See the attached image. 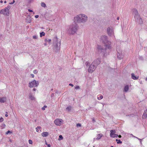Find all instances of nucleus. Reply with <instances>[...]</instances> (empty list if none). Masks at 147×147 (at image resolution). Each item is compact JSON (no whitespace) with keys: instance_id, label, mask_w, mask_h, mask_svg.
<instances>
[{"instance_id":"nucleus-1","label":"nucleus","mask_w":147,"mask_h":147,"mask_svg":"<svg viewBox=\"0 0 147 147\" xmlns=\"http://www.w3.org/2000/svg\"><path fill=\"white\" fill-rule=\"evenodd\" d=\"M74 19L76 23H84L87 20V17L85 15L80 14L74 17Z\"/></svg>"},{"instance_id":"nucleus-2","label":"nucleus","mask_w":147,"mask_h":147,"mask_svg":"<svg viewBox=\"0 0 147 147\" xmlns=\"http://www.w3.org/2000/svg\"><path fill=\"white\" fill-rule=\"evenodd\" d=\"M78 28V25L74 22L73 24L69 26L67 30L68 34L72 35L74 34L76 32Z\"/></svg>"},{"instance_id":"nucleus-3","label":"nucleus","mask_w":147,"mask_h":147,"mask_svg":"<svg viewBox=\"0 0 147 147\" xmlns=\"http://www.w3.org/2000/svg\"><path fill=\"white\" fill-rule=\"evenodd\" d=\"M54 47L53 49L55 53L59 52L60 50L61 43L60 41L58 40V38L57 37H55L53 39Z\"/></svg>"},{"instance_id":"nucleus-4","label":"nucleus","mask_w":147,"mask_h":147,"mask_svg":"<svg viewBox=\"0 0 147 147\" xmlns=\"http://www.w3.org/2000/svg\"><path fill=\"white\" fill-rule=\"evenodd\" d=\"M101 39L104 43L105 46L108 48V49H111V42L108 41L107 37L106 36H102L101 37Z\"/></svg>"},{"instance_id":"nucleus-5","label":"nucleus","mask_w":147,"mask_h":147,"mask_svg":"<svg viewBox=\"0 0 147 147\" xmlns=\"http://www.w3.org/2000/svg\"><path fill=\"white\" fill-rule=\"evenodd\" d=\"M29 87L30 88L36 87L38 85L39 82L38 81H36L35 80H34L31 82H29Z\"/></svg>"},{"instance_id":"nucleus-6","label":"nucleus","mask_w":147,"mask_h":147,"mask_svg":"<svg viewBox=\"0 0 147 147\" xmlns=\"http://www.w3.org/2000/svg\"><path fill=\"white\" fill-rule=\"evenodd\" d=\"M106 47V48L104 49H103L102 47L100 45H98L97 46V48L98 52L100 53H102L104 55L106 54V50L108 49V48H107Z\"/></svg>"},{"instance_id":"nucleus-7","label":"nucleus","mask_w":147,"mask_h":147,"mask_svg":"<svg viewBox=\"0 0 147 147\" xmlns=\"http://www.w3.org/2000/svg\"><path fill=\"white\" fill-rule=\"evenodd\" d=\"M94 62H92L91 65L89 66L88 71L90 73H92L96 68V67L93 65Z\"/></svg>"},{"instance_id":"nucleus-8","label":"nucleus","mask_w":147,"mask_h":147,"mask_svg":"<svg viewBox=\"0 0 147 147\" xmlns=\"http://www.w3.org/2000/svg\"><path fill=\"white\" fill-rule=\"evenodd\" d=\"M107 31L109 36H111L114 34L113 29L111 26L107 28Z\"/></svg>"},{"instance_id":"nucleus-9","label":"nucleus","mask_w":147,"mask_h":147,"mask_svg":"<svg viewBox=\"0 0 147 147\" xmlns=\"http://www.w3.org/2000/svg\"><path fill=\"white\" fill-rule=\"evenodd\" d=\"M63 120L61 119H57L54 121V123L57 125L60 126L63 122Z\"/></svg>"},{"instance_id":"nucleus-10","label":"nucleus","mask_w":147,"mask_h":147,"mask_svg":"<svg viewBox=\"0 0 147 147\" xmlns=\"http://www.w3.org/2000/svg\"><path fill=\"white\" fill-rule=\"evenodd\" d=\"M117 55L118 58L119 59H123L124 57V55L121 53V51L117 49Z\"/></svg>"},{"instance_id":"nucleus-11","label":"nucleus","mask_w":147,"mask_h":147,"mask_svg":"<svg viewBox=\"0 0 147 147\" xmlns=\"http://www.w3.org/2000/svg\"><path fill=\"white\" fill-rule=\"evenodd\" d=\"M0 13L8 16L9 15V11L5 9H2L0 11Z\"/></svg>"},{"instance_id":"nucleus-12","label":"nucleus","mask_w":147,"mask_h":147,"mask_svg":"<svg viewBox=\"0 0 147 147\" xmlns=\"http://www.w3.org/2000/svg\"><path fill=\"white\" fill-rule=\"evenodd\" d=\"M133 12L134 14V16L136 20H138V18L140 17L138 11L136 9H134L133 10Z\"/></svg>"},{"instance_id":"nucleus-13","label":"nucleus","mask_w":147,"mask_h":147,"mask_svg":"<svg viewBox=\"0 0 147 147\" xmlns=\"http://www.w3.org/2000/svg\"><path fill=\"white\" fill-rule=\"evenodd\" d=\"M110 136L111 137L113 138L117 137L118 135L117 134H115L116 131L115 130H111L110 131Z\"/></svg>"},{"instance_id":"nucleus-14","label":"nucleus","mask_w":147,"mask_h":147,"mask_svg":"<svg viewBox=\"0 0 147 147\" xmlns=\"http://www.w3.org/2000/svg\"><path fill=\"white\" fill-rule=\"evenodd\" d=\"M92 62H94L93 65L97 67V66L100 63L101 61L99 58H97V59L94 60Z\"/></svg>"},{"instance_id":"nucleus-15","label":"nucleus","mask_w":147,"mask_h":147,"mask_svg":"<svg viewBox=\"0 0 147 147\" xmlns=\"http://www.w3.org/2000/svg\"><path fill=\"white\" fill-rule=\"evenodd\" d=\"M26 22L27 23H30L32 21V18L29 15L27 16L26 19Z\"/></svg>"},{"instance_id":"nucleus-16","label":"nucleus","mask_w":147,"mask_h":147,"mask_svg":"<svg viewBox=\"0 0 147 147\" xmlns=\"http://www.w3.org/2000/svg\"><path fill=\"white\" fill-rule=\"evenodd\" d=\"M131 78L132 79L134 80H136L138 79L139 76H135L134 73H132L131 74Z\"/></svg>"},{"instance_id":"nucleus-17","label":"nucleus","mask_w":147,"mask_h":147,"mask_svg":"<svg viewBox=\"0 0 147 147\" xmlns=\"http://www.w3.org/2000/svg\"><path fill=\"white\" fill-rule=\"evenodd\" d=\"M147 117V110H145L142 115L143 119H145Z\"/></svg>"},{"instance_id":"nucleus-18","label":"nucleus","mask_w":147,"mask_h":147,"mask_svg":"<svg viewBox=\"0 0 147 147\" xmlns=\"http://www.w3.org/2000/svg\"><path fill=\"white\" fill-rule=\"evenodd\" d=\"M49 135V133L47 132H44L42 133V135L43 137H47Z\"/></svg>"},{"instance_id":"nucleus-19","label":"nucleus","mask_w":147,"mask_h":147,"mask_svg":"<svg viewBox=\"0 0 147 147\" xmlns=\"http://www.w3.org/2000/svg\"><path fill=\"white\" fill-rule=\"evenodd\" d=\"M7 100L6 97H0V101H6Z\"/></svg>"},{"instance_id":"nucleus-20","label":"nucleus","mask_w":147,"mask_h":147,"mask_svg":"<svg viewBox=\"0 0 147 147\" xmlns=\"http://www.w3.org/2000/svg\"><path fill=\"white\" fill-rule=\"evenodd\" d=\"M129 86L128 85L125 86L124 88V91L125 92H127L129 90Z\"/></svg>"},{"instance_id":"nucleus-21","label":"nucleus","mask_w":147,"mask_h":147,"mask_svg":"<svg viewBox=\"0 0 147 147\" xmlns=\"http://www.w3.org/2000/svg\"><path fill=\"white\" fill-rule=\"evenodd\" d=\"M102 136L103 135L101 134H98L97 135V137L96 139L98 140L100 139Z\"/></svg>"},{"instance_id":"nucleus-22","label":"nucleus","mask_w":147,"mask_h":147,"mask_svg":"<svg viewBox=\"0 0 147 147\" xmlns=\"http://www.w3.org/2000/svg\"><path fill=\"white\" fill-rule=\"evenodd\" d=\"M51 41V39H48V38H46L45 40V42H48L49 45H50Z\"/></svg>"},{"instance_id":"nucleus-23","label":"nucleus","mask_w":147,"mask_h":147,"mask_svg":"<svg viewBox=\"0 0 147 147\" xmlns=\"http://www.w3.org/2000/svg\"><path fill=\"white\" fill-rule=\"evenodd\" d=\"M29 98L31 100H34L35 99L34 97L32 96L31 94H30L29 95Z\"/></svg>"},{"instance_id":"nucleus-24","label":"nucleus","mask_w":147,"mask_h":147,"mask_svg":"<svg viewBox=\"0 0 147 147\" xmlns=\"http://www.w3.org/2000/svg\"><path fill=\"white\" fill-rule=\"evenodd\" d=\"M103 98V96L102 95H98L97 96V98L98 100H100Z\"/></svg>"},{"instance_id":"nucleus-25","label":"nucleus","mask_w":147,"mask_h":147,"mask_svg":"<svg viewBox=\"0 0 147 147\" xmlns=\"http://www.w3.org/2000/svg\"><path fill=\"white\" fill-rule=\"evenodd\" d=\"M136 21H138L140 24H142L143 23L142 20L141 18L140 17L138 18V20H136Z\"/></svg>"},{"instance_id":"nucleus-26","label":"nucleus","mask_w":147,"mask_h":147,"mask_svg":"<svg viewBox=\"0 0 147 147\" xmlns=\"http://www.w3.org/2000/svg\"><path fill=\"white\" fill-rule=\"evenodd\" d=\"M45 34V33L44 32H42L40 33V36L41 37L42 36H44Z\"/></svg>"},{"instance_id":"nucleus-27","label":"nucleus","mask_w":147,"mask_h":147,"mask_svg":"<svg viewBox=\"0 0 147 147\" xmlns=\"http://www.w3.org/2000/svg\"><path fill=\"white\" fill-rule=\"evenodd\" d=\"M41 5L42 7H45L46 6V4L44 2H42Z\"/></svg>"},{"instance_id":"nucleus-28","label":"nucleus","mask_w":147,"mask_h":147,"mask_svg":"<svg viewBox=\"0 0 147 147\" xmlns=\"http://www.w3.org/2000/svg\"><path fill=\"white\" fill-rule=\"evenodd\" d=\"M116 141L117 142V144H121L122 143V142L120 140L116 139Z\"/></svg>"},{"instance_id":"nucleus-29","label":"nucleus","mask_w":147,"mask_h":147,"mask_svg":"<svg viewBox=\"0 0 147 147\" xmlns=\"http://www.w3.org/2000/svg\"><path fill=\"white\" fill-rule=\"evenodd\" d=\"M71 106H69L66 108V109L67 111H69L71 109Z\"/></svg>"},{"instance_id":"nucleus-30","label":"nucleus","mask_w":147,"mask_h":147,"mask_svg":"<svg viewBox=\"0 0 147 147\" xmlns=\"http://www.w3.org/2000/svg\"><path fill=\"white\" fill-rule=\"evenodd\" d=\"M41 128V127H37L36 128V131L37 132H39V130Z\"/></svg>"},{"instance_id":"nucleus-31","label":"nucleus","mask_w":147,"mask_h":147,"mask_svg":"<svg viewBox=\"0 0 147 147\" xmlns=\"http://www.w3.org/2000/svg\"><path fill=\"white\" fill-rule=\"evenodd\" d=\"M11 7L9 5H8L7 7L5 8L7 10H9V9H10Z\"/></svg>"},{"instance_id":"nucleus-32","label":"nucleus","mask_w":147,"mask_h":147,"mask_svg":"<svg viewBox=\"0 0 147 147\" xmlns=\"http://www.w3.org/2000/svg\"><path fill=\"white\" fill-rule=\"evenodd\" d=\"M47 108V106L46 105H45L42 108V110L44 111L45 110V108Z\"/></svg>"},{"instance_id":"nucleus-33","label":"nucleus","mask_w":147,"mask_h":147,"mask_svg":"<svg viewBox=\"0 0 147 147\" xmlns=\"http://www.w3.org/2000/svg\"><path fill=\"white\" fill-rule=\"evenodd\" d=\"M33 38L34 39H36L38 38V36L37 35H34L32 36Z\"/></svg>"},{"instance_id":"nucleus-34","label":"nucleus","mask_w":147,"mask_h":147,"mask_svg":"<svg viewBox=\"0 0 147 147\" xmlns=\"http://www.w3.org/2000/svg\"><path fill=\"white\" fill-rule=\"evenodd\" d=\"M33 73L34 74H37L38 73V71H37V70L35 69V70H34L33 71Z\"/></svg>"},{"instance_id":"nucleus-35","label":"nucleus","mask_w":147,"mask_h":147,"mask_svg":"<svg viewBox=\"0 0 147 147\" xmlns=\"http://www.w3.org/2000/svg\"><path fill=\"white\" fill-rule=\"evenodd\" d=\"M29 144H32V141L31 140H28Z\"/></svg>"},{"instance_id":"nucleus-36","label":"nucleus","mask_w":147,"mask_h":147,"mask_svg":"<svg viewBox=\"0 0 147 147\" xmlns=\"http://www.w3.org/2000/svg\"><path fill=\"white\" fill-rule=\"evenodd\" d=\"M59 138H60L59 140H62L63 138L62 135H59Z\"/></svg>"},{"instance_id":"nucleus-37","label":"nucleus","mask_w":147,"mask_h":147,"mask_svg":"<svg viewBox=\"0 0 147 147\" xmlns=\"http://www.w3.org/2000/svg\"><path fill=\"white\" fill-rule=\"evenodd\" d=\"M3 121V119L2 117H1L0 119V123L2 122Z\"/></svg>"},{"instance_id":"nucleus-38","label":"nucleus","mask_w":147,"mask_h":147,"mask_svg":"<svg viewBox=\"0 0 147 147\" xmlns=\"http://www.w3.org/2000/svg\"><path fill=\"white\" fill-rule=\"evenodd\" d=\"M75 89L76 90H78L80 89V87L78 86H76L75 87Z\"/></svg>"},{"instance_id":"nucleus-39","label":"nucleus","mask_w":147,"mask_h":147,"mask_svg":"<svg viewBox=\"0 0 147 147\" xmlns=\"http://www.w3.org/2000/svg\"><path fill=\"white\" fill-rule=\"evenodd\" d=\"M85 65L86 66H87L89 65V63L88 62H86L85 63Z\"/></svg>"},{"instance_id":"nucleus-40","label":"nucleus","mask_w":147,"mask_h":147,"mask_svg":"<svg viewBox=\"0 0 147 147\" xmlns=\"http://www.w3.org/2000/svg\"><path fill=\"white\" fill-rule=\"evenodd\" d=\"M15 2V1L13 0L12 2L9 3V4H13Z\"/></svg>"},{"instance_id":"nucleus-41","label":"nucleus","mask_w":147,"mask_h":147,"mask_svg":"<svg viewBox=\"0 0 147 147\" xmlns=\"http://www.w3.org/2000/svg\"><path fill=\"white\" fill-rule=\"evenodd\" d=\"M76 126L77 127L81 126V125L80 123H78L77 124Z\"/></svg>"},{"instance_id":"nucleus-42","label":"nucleus","mask_w":147,"mask_h":147,"mask_svg":"<svg viewBox=\"0 0 147 147\" xmlns=\"http://www.w3.org/2000/svg\"><path fill=\"white\" fill-rule=\"evenodd\" d=\"M46 144L47 145L48 147H51L50 145L49 144H47V142L46 143Z\"/></svg>"},{"instance_id":"nucleus-43","label":"nucleus","mask_w":147,"mask_h":147,"mask_svg":"<svg viewBox=\"0 0 147 147\" xmlns=\"http://www.w3.org/2000/svg\"><path fill=\"white\" fill-rule=\"evenodd\" d=\"M39 17V16L38 15H36L35 16V17L36 18H38Z\"/></svg>"},{"instance_id":"nucleus-44","label":"nucleus","mask_w":147,"mask_h":147,"mask_svg":"<svg viewBox=\"0 0 147 147\" xmlns=\"http://www.w3.org/2000/svg\"><path fill=\"white\" fill-rule=\"evenodd\" d=\"M31 76L32 77V78H33L34 77V76L33 74H31Z\"/></svg>"},{"instance_id":"nucleus-45","label":"nucleus","mask_w":147,"mask_h":147,"mask_svg":"<svg viewBox=\"0 0 147 147\" xmlns=\"http://www.w3.org/2000/svg\"><path fill=\"white\" fill-rule=\"evenodd\" d=\"M54 96V93H52L51 95V97H53Z\"/></svg>"},{"instance_id":"nucleus-46","label":"nucleus","mask_w":147,"mask_h":147,"mask_svg":"<svg viewBox=\"0 0 147 147\" xmlns=\"http://www.w3.org/2000/svg\"><path fill=\"white\" fill-rule=\"evenodd\" d=\"M10 132V131L9 130H8L7 131V132H6V134H8V133H9Z\"/></svg>"},{"instance_id":"nucleus-47","label":"nucleus","mask_w":147,"mask_h":147,"mask_svg":"<svg viewBox=\"0 0 147 147\" xmlns=\"http://www.w3.org/2000/svg\"><path fill=\"white\" fill-rule=\"evenodd\" d=\"M28 11L30 12H32L33 11L32 10L30 9H29Z\"/></svg>"},{"instance_id":"nucleus-48","label":"nucleus","mask_w":147,"mask_h":147,"mask_svg":"<svg viewBox=\"0 0 147 147\" xmlns=\"http://www.w3.org/2000/svg\"><path fill=\"white\" fill-rule=\"evenodd\" d=\"M69 85L70 86H74L72 84H69Z\"/></svg>"},{"instance_id":"nucleus-49","label":"nucleus","mask_w":147,"mask_h":147,"mask_svg":"<svg viewBox=\"0 0 147 147\" xmlns=\"http://www.w3.org/2000/svg\"><path fill=\"white\" fill-rule=\"evenodd\" d=\"M6 113L7 114L5 115V116L6 117H7L8 116V115L7 114V113L6 112Z\"/></svg>"},{"instance_id":"nucleus-50","label":"nucleus","mask_w":147,"mask_h":147,"mask_svg":"<svg viewBox=\"0 0 147 147\" xmlns=\"http://www.w3.org/2000/svg\"><path fill=\"white\" fill-rule=\"evenodd\" d=\"M44 45L45 46H46L47 45V42H45V43H44Z\"/></svg>"},{"instance_id":"nucleus-51","label":"nucleus","mask_w":147,"mask_h":147,"mask_svg":"<svg viewBox=\"0 0 147 147\" xmlns=\"http://www.w3.org/2000/svg\"><path fill=\"white\" fill-rule=\"evenodd\" d=\"M36 90V89L35 88H34L33 89V91H35Z\"/></svg>"},{"instance_id":"nucleus-52","label":"nucleus","mask_w":147,"mask_h":147,"mask_svg":"<svg viewBox=\"0 0 147 147\" xmlns=\"http://www.w3.org/2000/svg\"><path fill=\"white\" fill-rule=\"evenodd\" d=\"M0 3H3V1H2V0H1V1H0Z\"/></svg>"},{"instance_id":"nucleus-53","label":"nucleus","mask_w":147,"mask_h":147,"mask_svg":"<svg viewBox=\"0 0 147 147\" xmlns=\"http://www.w3.org/2000/svg\"><path fill=\"white\" fill-rule=\"evenodd\" d=\"M118 136H119V138H120L121 137V136L120 135H119Z\"/></svg>"},{"instance_id":"nucleus-54","label":"nucleus","mask_w":147,"mask_h":147,"mask_svg":"<svg viewBox=\"0 0 147 147\" xmlns=\"http://www.w3.org/2000/svg\"><path fill=\"white\" fill-rule=\"evenodd\" d=\"M119 17H118L117 18V20H119Z\"/></svg>"},{"instance_id":"nucleus-55","label":"nucleus","mask_w":147,"mask_h":147,"mask_svg":"<svg viewBox=\"0 0 147 147\" xmlns=\"http://www.w3.org/2000/svg\"><path fill=\"white\" fill-rule=\"evenodd\" d=\"M7 3V2H6V1H4V3Z\"/></svg>"},{"instance_id":"nucleus-56","label":"nucleus","mask_w":147,"mask_h":147,"mask_svg":"<svg viewBox=\"0 0 147 147\" xmlns=\"http://www.w3.org/2000/svg\"><path fill=\"white\" fill-rule=\"evenodd\" d=\"M145 80L147 81V78H146L145 79Z\"/></svg>"},{"instance_id":"nucleus-57","label":"nucleus","mask_w":147,"mask_h":147,"mask_svg":"<svg viewBox=\"0 0 147 147\" xmlns=\"http://www.w3.org/2000/svg\"><path fill=\"white\" fill-rule=\"evenodd\" d=\"M92 121H94V122L95 121H94V119H93Z\"/></svg>"},{"instance_id":"nucleus-58","label":"nucleus","mask_w":147,"mask_h":147,"mask_svg":"<svg viewBox=\"0 0 147 147\" xmlns=\"http://www.w3.org/2000/svg\"><path fill=\"white\" fill-rule=\"evenodd\" d=\"M111 147H114L113 146H111Z\"/></svg>"},{"instance_id":"nucleus-59","label":"nucleus","mask_w":147,"mask_h":147,"mask_svg":"<svg viewBox=\"0 0 147 147\" xmlns=\"http://www.w3.org/2000/svg\"><path fill=\"white\" fill-rule=\"evenodd\" d=\"M53 90V89H52L51 90Z\"/></svg>"},{"instance_id":"nucleus-60","label":"nucleus","mask_w":147,"mask_h":147,"mask_svg":"<svg viewBox=\"0 0 147 147\" xmlns=\"http://www.w3.org/2000/svg\"><path fill=\"white\" fill-rule=\"evenodd\" d=\"M1 71V70L0 69V72Z\"/></svg>"},{"instance_id":"nucleus-61","label":"nucleus","mask_w":147,"mask_h":147,"mask_svg":"<svg viewBox=\"0 0 147 147\" xmlns=\"http://www.w3.org/2000/svg\"><path fill=\"white\" fill-rule=\"evenodd\" d=\"M146 110H147V109Z\"/></svg>"}]
</instances>
